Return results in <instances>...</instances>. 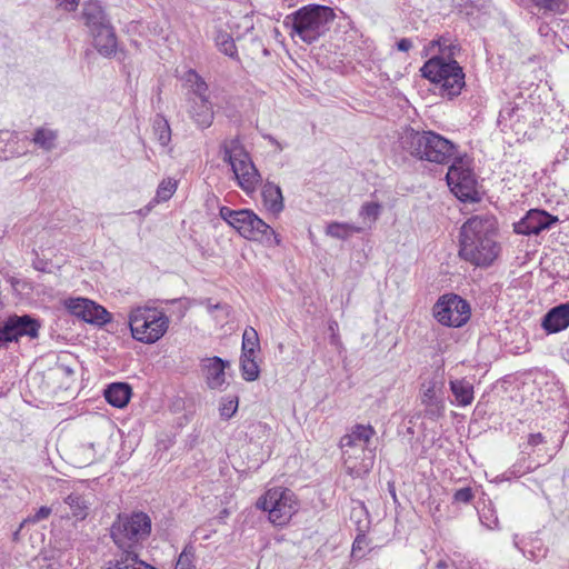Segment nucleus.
<instances>
[{
  "label": "nucleus",
  "mask_w": 569,
  "mask_h": 569,
  "mask_svg": "<svg viewBox=\"0 0 569 569\" xmlns=\"http://www.w3.org/2000/svg\"><path fill=\"white\" fill-rule=\"evenodd\" d=\"M497 239V218L489 212L473 214L460 228L459 257L476 267H489L500 252Z\"/></svg>",
  "instance_id": "f257e3e1"
},
{
  "label": "nucleus",
  "mask_w": 569,
  "mask_h": 569,
  "mask_svg": "<svg viewBox=\"0 0 569 569\" xmlns=\"http://www.w3.org/2000/svg\"><path fill=\"white\" fill-rule=\"evenodd\" d=\"M398 147L405 154L438 164H448L458 158V147L431 130L419 131L407 127L399 133Z\"/></svg>",
  "instance_id": "f03ea898"
},
{
  "label": "nucleus",
  "mask_w": 569,
  "mask_h": 569,
  "mask_svg": "<svg viewBox=\"0 0 569 569\" xmlns=\"http://www.w3.org/2000/svg\"><path fill=\"white\" fill-rule=\"evenodd\" d=\"M336 18L332 8L321 4H308L288 14L283 24L290 29L291 37L311 44L323 37Z\"/></svg>",
  "instance_id": "7ed1b4c3"
},
{
  "label": "nucleus",
  "mask_w": 569,
  "mask_h": 569,
  "mask_svg": "<svg viewBox=\"0 0 569 569\" xmlns=\"http://www.w3.org/2000/svg\"><path fill=\"white\" fill-rule=\"evenodd\" d=\"M421 77L440 86L441 96L450 99L460 94L465 87V72L455 59L432 56L420 69Z\"/></svg>",
  "instance_id": "20e7f679"
},
{
  "label": "nucleus",
  "mask_w": 569,
  "mask_h": 569,
  "mask_svg": "<svg viewBox=\"0 0 569 569\" xmlns=\"http://www.w3.org/2000/svg\"><path fill=\"white\" fill-rule=\"evenodd\" d=\"M223 161L231 166L238 186L251 194L261 182V174L251 160L249 152L238 137L226 139L221 143Z\"/></svg>",
  "instance_id": "39448f33"
},
{
  "label": "nucleus",
  "mask_w": 569,
  "mask_h": 569,
  "mask_svg": "<svg viewBox=\"0 0 569 569\" xmlns=\"http://www.w3.org/2000/svg\"><path fill=\"white\" fill-rule=\"evenodd\" d=\"M151 518L142 511L119 513L110 528L114 545L121 550H134L151 533Z\"/></svg>",
  "instance_id": "423d86ee"
},
{
  "label": "nucleus",
  "mask_w": 569,
  "mask_h": 569,
  "mask_svg": "<svg viewBox=\"0 0 569 569\" xmlns=\"http://www.w3.org/2000/svg\"><path fill=\"white\" fill-rule=\"evenodd\" d=\"M169 323V317L157 308L137 307L129 315L132 338L147 345L160 340L168 331Z\"/></svg>",
  "instance_id": "0eeeda50"
},
{
  "label": "nucleus",
  "mask_w": 569,
  "mask_h": 569,
  "mask_svg": "<svg viewBox=\"0 0 569 569\" xmlns=\"http://www.w3.org/2000/svg\"><path fill=\"white\" fill-rule=\"evenodd\" d=\"M257 508L267 511L269 520L276 526L286 525L298 509L296 495L288 488L274 487L261 496Z\"/></svg>",
  "instance_id": "6e6552de"
},
{
  "label": "nucleus",
  "mask_w": 569,
  "mask_h": 569,
  "mask_svg": "<svg viewBox=\"0 0 569 569\" xmlns=\"http://www.w3.org/2000/svg\"><path fill=\"white\" fill-rule=\"evenodd\" d=\"M447 183L452 193L461 201H479L477 180L468 163L460 157L455 159L446 176Z\"/></svg>",
  "instance_id": "1a4fd4ad"
},
{
  "label": "nucleus",
  "mask_w": 569,
  "mask_h": 569,
  "mask_svg": "<svg viewBox=\"0 0 569 569\" xmlns=\"http://www.w3.org/2000/svg\"><path fill=\"white\" fill-rule=\"evenodd\" d=\"M232 228L248 240L261 241L268 244L273 243L276 246L281 243L274 230L250 209L238 210Z\"/></svg>",
  "instance_id": "9d476101"
},
{
  "label": "nucleus",
  "mask_w": 569,
  "mask_h": 569,
  "mask_svg": "<svg viewBox=\"0 0 569 569\" xmlns=\"http://www.w3.org/2000/svg\"><path fill=\"white\" fill-rule=\"evenodd\" d=\"M471 316L469 303L460 296L443 295L433 306V317L447 327L459 328L468 322Z\"/></svg>",
  "instance_id": "9b49d317"
},
{
  "label": "nucleus",
  "mask_w": 569,
  "mask_h": 569,
  "mask_svg": "<svg viewBox=\"0 0 569 569\" xmlns=\"http://www.w3.org/2000/svg\"><path fill=\"white\" fill-rule=\"evenodd\" d=\"M40 322L30 315H12L0 321V349L10 342H18L22 337L36 339L39 336Z\"/></svg>",
  "instance_id": "f8f14e48"
},
{
  "label": "nucleus",
  "mask_w": 569,
  "mask_h": 569,
  "mask_svg": "<svg viewBox=\"0 0 569 569\" xmlns=\"http://www.w3.org/2000/svg\"><path fill=\"white\" fill-rule=\"evenodd\" d=\"M445 379L435 373L421 385V403L425 407V417L437 421L445 415L443 399Z\"/></svg>",
  "instance_id": "ddd939ff"
},
{
  "label": "nucleus",
  "mask_w": 569,
  "mask_h": 569,
  "mask_svg": "<svg viewBox=\"0 0 569 569\" xmlns=\"http://www.w3.org/2000/svg\"><path fill=\"white\" fill-rule=\"evenodd\" d=\"M66 307L73 316L91 325L101 327L111 321L106 308L87 298H70Z\"/></svg>",
  "instance_id": "4468645a"
},
{
  "label": "nucleus",
  "mask_w": 569,
  "mask_h": 569,
  "mask_svg": "<svg viewBox=\"0 0 569 569\" xmlns=\"http://www.w3.org/2000/svg\"><path fill=\"white\" fill-rule=\"evenodd\" d=\"M557 222L558 217L545 210L531 209L519 222L515 223V232L525 236L539 234Z\"/></svg>",
  "instance_id": "2eb2a0df"
},
{
  "label": "nucleus",
  "mask_w": 569,
  "mask_h": 569,
  "mask_svg": "<svg viewBox=\"0 0 569 569\" xmlns=\"http://www.w3.org/2000/svg\"><path fill=\"white\" fill-rule=\"evenodd\" d=\"M230 367L228 360L220 357H207L201 359L200 369L207 386L213 390H222L226 383V369Z\"/></svg>",
  "instance_id": "dca6fc26"
},
{
  "label": "nucleus",
  "mask_w": 569,
  "mask_h": 569,
  "mask_svg": "<svg viewBox=\"0 0 569 569\" xmlns=\"http://www.w3.org/2000/svg\"><path fill=\"white\" fill-rule=\"evenodd\" d=\"M569 327V302L551 308L542 319V328L548 333L560 332Z\"/></svg>",
  "instance_id": "f3484780"
},
{
  "label": "nucleus",
  "mask_w": 569,
  "mask_h": 569,
  "mask_svg": "<svg viewBox=\"0 0 569 569\" xmlns=\"http://www.w3.org/2000/svg\"><path fill=\"white\" fill-rule=\"evenodd\" d=\"M91 33L97 51L106 58H111L117 51V36L113 27L109 24L93 30Z\"/></svg>",
  "instance_id": "a211bd4d"
},
{
  "label": "nucleus",
  "mask_w": 569,
  "mask_h": 569,
  "mask_svg": "<svg viewBox=\"0 0 569 569\" xmlns=\"http://www.w3.org/2000/svg\"><path fill=\"white\" fill-rule=\"evenodd\" d=\"M190 109L189 114L196 124L201 129L209 128L214 118V112L209 98L203 99H189Z\"/></svg>",
  "instance_id": "6ab92c4d"
},
{
  "label": "nucleus",
  "mask_w": 569,
  "mask_h": 569,
  "mask_svg": "<svg viewBox=\"0 0 569 569\" xmlns=\"http://www.w3.org/2000/svg\"><path fill=\"white\" fill-rule=\"evenodd\" d=\"M262 203L266 210L273 216H278L284 208L281 188L271 182L266 181L261 189Z\"/></svg>",
  "instance_id": "aec40b11"
},
{
  "label": "nucleus",
  "mask_w": 569,
  "mask_h": 569,
  "mask_svg": "<svg viewBox=\"0 0 569 569\" xmlns=\"http://www.w3.org/2000/svg\"><path fill=\"white\" fill-rule=\"evenodd\" d=\"M106 401L116 408H123L130 401L132 389L127 382H113L103 392Z\"/></svg>",
  "instance_id": "412c9836"
},
{
  "label": "nucleus",
  "mask_w": 569,
  "mask_h": 569,
  "mask_svg": "<svg viewBox=\"0 0 569 569\" xmlns=\"http://www.w3.org/2000/svg\"><path fill=\"white\" fill-rule=\"evenodd\" d=\"M82 17L90 31L111 24L98 0H90L84 4Z\"/></svg>",
  "instance_id": "4be33fe9"
},
{
  "label": "nucleus",
  "mask_w": 569,
  "mask_h": 569,
  "mask_svg": "<svg viewBox=\"0 0 569 569\" xmlns=\"http://www.w3.org/2000/svg\"><path fill=\"white\" fill-rule=\"evenodd\" d=\"M104 569H157L138 559L134 550H122L119 557L106 563Z\"/></svg>",
  "instance_id": "5701e85b"
},
{
  "label": "nucleus",
  "mask_w": 569,
  "mask_h": 569,
  "mask_svg": "<svg viewBox=\"0 0 569 569\" xmlns=\"http://www.w3.org/2000/svg\"><path fill=\"white\" fill-rule=\"evenodd\" d=\"M375 435L376 431L372 426L356 425L350 433L341 438V447H353L358 445L365 447Z\"/></svg>",
  "instance_id": "b1692460"
},
{
  "label": "nucleus",
  "mask_w": 569,
  "mask_h": 569,
  "mask_svg": "<svg viewBox=\"0 0 569 569\" xmlns=\"http://www.w3.org/2000/svg\"><path fill=\"white\" fill-rule=\"evenodd\" d=\"M64 503L70 508L69 517L76 521H82L88 517L91 503L84 496L72 492L64 498Z\"/></svg>",
  "instance_id": "393cba45"
},
{
  "label": "nucleus",
  "mask_w": 569,
  "mask_h": 569,
  "mask_svg": "<svg viewBox=\"0 0 569 569\" xmlns=\"http://www.w3.org/2000/svg\"><path fill=\"white\" fill-rule=\"evenodd\" d=\"M450 390L455 397L456 403L460 407H467L473 401V386L466 379H456L450 381Z\"/></svg>",
  "instance_id": "a878e982"
},
{
  "label": "nucleus",
  "mask_w": 569,
  "mask_h": 569,
  "mask_svg": "<svg viewBox=\"0 0 569 569\" xmlns=\"http://www.w3.org/2000/svg\"><path fill=\"white\" fill-rule=\"evenodd\" d=\"M214 43L218 50L231 59H239L238 49L230 33L224 30H217Z\"/></svg>",
  "instance_id": "bb28decb"
},
{
  "label": "nucleus",
  "mask_w": 569,
  "mask_h": 569,
  "mask_svg": "<svg viewBox=\"0 0 569 569\" xmlns=\"http://www.w3.org/2000/svg\"><path fill=\"white\" fill-rule=\"evenodd\" d=\"M183 80L191 88L193 99H203L208 98V84L204 79L193 69H189L184 76Z\"/></svg>",
  "instance_id": "cd10ccee"
},
{
  "label": "nucleus",
  "mask_w": 569,
  "mask_h": 569,
  "mask_svg": "<svg viewBox=\"0 0 569 569\" xmlns=\"http://www.w3.org/2000/svg\"><path fill=\"white\" fill-rule=\"evenodd\" d=\"M362 228L347 222H331L327 226L326 233L332 238L346 240L352 233H360Z\"/></svg>",
  "instance_id": "c85d7f7f"
},
{
  "label": "nucleus",
  "mask_w": 569,
  "mask_h": 569,
  "mask_svg": "<svg viewBox=\"0 0 569 569\" xmlns=\"http://www.w3.org/2000/svg\"><path fill=\"white\" fill-rule=\"evenodd\" d=\"M260 349L259 336L254 328L247 327L242 335L241 355L256 356Z\"/></svg>",
  "instance_id": "c756f323"
},
{
  "label": "nucleus",
  "mask_w": 569,
  "mask_h": 569,
  "mask_svg": "<svg viewBox=\"0 0 569 569\" xmlns=\"http://www.w3.org/2000/svg\"><path fill=\"white\" fill-rule=\"evenodd\" d=\"M240 369L242 378L246 381H254L259 378V366L256 361V356L241 355Z\"/></svg>",
  "instance_id": "7c9ffc66"
},
{
  "label": "nucleus",
  "mask_w": 569,
  "mask_h": 569,
  "mask_svg": "<svg viewBox=\"0 0 569 569\" xmlns=\"http://www.w3.org/2000/svg\"><path fill=\"white\" fill-rule=\"evenodd\" d=\"M435 48H438L439 53H441L440 57L447 56L449 59H453L452 57L455 56L457 46L450 43L449 39H447L445 36H441L438 39L430 41L428 47L425 49V56H429L431 52H433Z\"/></svg>",
  "instance_id": "2f4dec72"
},
{
  "label": "nucleus",
  "mask_w": 569,
  "mask_h": 569,
  "mask_svg": "<svg viewBox=\"0 0 569 569\" xmlns=\"http://www.w3.org/2000/svg\"><path fill=\"white\" fill-rule=\"evenodd\" d=\"M153 132L157 137V140L162 147L169 144L171 140V129L168 121L163 116L157 114L153 119Z\"/></svg>",
  "instance_id": "473e14b6"
},
{
  "label": "nucleus",
  "mask_w": 569,
  "mask_h": 569,
  "mask_svg": "<svg viewBox=\"0 0 569 569\" xmlns=\"http://www.w3.org/2000/svg\"><path fill=\"white\" fill-rule=\"evenodd\" d=\"M57 134L54 131L40 128L37 129L33 137V142L38 144L40 148L49 151L56 146Z\"/></svg>",
  "instance_id": "72a5a7b5"
},
{
  "label": "nucleus",
  "mask_w": 569,
  "mask_h": 569,
  "mask_svg": "<svg viewBox=\"0 0 569 569\" xmlns=\"http://www.w3.org/2000/svg\"><path fill=\"white\" fill-rule=\"evenodd\" d=\"M177 190V181L173 179H164L160 182L157 189L156 201L169 200Z\"/></svg>",
  "instance_id": "f704fd0d"
},
{
  "label": "nucleus",
  "mask_w": 569,
  "mask_h": 569,
  "mask_svg": "<svg viewBox=\"0 0 569 569\" xmlns=\"http://www.w3.org/2000/svg\"><path fill=\"white\" fill-rule=\"evenodd\" d=\"M519 108L516 106L508 104L505 108H502L499 112L498 117V123L502 126L503 128L512 127L513 126V119L517 118V121L519 120L518 114Z\"/></svg>",
  "instance_id": "c9c22d12"
},
{
  "label": "nucleus",
  "mask_w": 569,
  "mask_h": 569,
  "mask_svg": "<svg viewBox=\"0 0 569 569\" xmlns=\"http://www.w3.org/2000/svg\"><path fill=\"white\" fill-rule=\"evenodd\" d=\"M535 7L543 12L560 13L566 7V0H531Z\"/></svg>",
  "instance_id": "e433bc0d"
},
{
  "label": "nucleus",
  "mask_w": 569,
  "mask_h": 569,
  "mask_svg": "<svg viewBox=\"0 0 569 569\" xmlns=\"http://www.w3.org/2000/svg\"><path fill=\"white\" fill-rule=\"evenodd\" d=\"M380 209L381 207L377 202H366L362 204L359 214L363 220L375 222L380 214Z\"/></svg>",
  "instance_id": "4c0bfd02"
},
{
  "label": "nucleus",
  "mask_w": 569,
  "mask_h": 569,
  "mask_svg": "<svg viewBox=\"0 0 569 569\" xmlns=\"http://www.w3.org/2000/svg\"><path fill=\"white\" fill-rule=\"evenodd\" d=\"M174 569H196V566L193 563V553L184 549L180 553Z\"/></svg>",
  "instance_id": "58836bf2"
},
{
  "label": "nucleus",
  "mask_w": 569,
  "mask_h": 569,
  "mask_svg": "<svg viewBox=\"0 0 569 569\" xmlns=\"http://www.w3.org/2000/svg\"><path fill=\"white\" fill-rule=\"evenodd\" d=\"M237 409H238V398L228 399L219 408L220 416L224 419H230L236 413Z\"/></svg>",
  "instance_id": "ea45409f"
},
{
  "label": "nucleus",
  "mask_w": 569,
  "mask_h": 569,
  "mask_svg": "<svg viewBox=\"0 0 569 569\" xmlns=\"http://www.w3.org/2000/svg\"><path fill=\"white\" fill-rule=\"evenodd\" d=\"M473 499V492L470 487L458 489L453 495L455 502L469 503Z\"/></svg>",
  "instance_id": "a19ab883"
},
{
  "label": "nucleus",
  "mask_w": 569,
  "mask_h": 569,
  "mask_svg": "<svg viewBox=\"0 0 569 569\" xmlns=\"http://www.w3.org/2000/svg\"><path fill=\"white\" fill-rule=\"evenodd\" d=\"M219 216L223 219L229 226H233V222L238 216V210H233L229 207H221L219 210Z\"/></svg>",
  "instance_id": "79ce46f5"
},
{
  "label": "nucleus",
  "mask_w": 569,
  "mask_h": 569,
  "mask_svg": "<svg viewBox=\"0 0 569 569\" xmlns=\"http://www.w3.org/2000/svg\"><path fill=\"white\" fill-rule=\"evenodd\" d=\"M51 508L42 506L38 509V511L34 515L28 517L26 521L37 523L41 520L47 519L51 515Z\"/></svg>",
  "instance_id": "37998d69"
},
{
  "label": "nucleus",
  "mask_w": 569,
  "mask_h": 569,
  "mask_svg": "<svg viewBox=\"0 0 569 569\" xmlns=\"http://www.w3.org/2000/svg\"><path fill=\"white\" fill-rule=\"evenodd\" d=\"M338 329H339V327H338V322L336 320H330L328 322V330L330 332L329 340H330V343L333 346H339L341 343L339 333H338Z\"/></svg>",
  "instance_id": "c03bdc74"
},
{
  "label": "nucleus",
  "mask_w": 569,
  "mask_h": 569,
  "mask_svg": "<svg viewBox=\"0 0 569 569\" xmlns=\"http://www.w3.org/2000/svg\"><path fill=\"white\" fill-rule=\"evenodd\" d=\"M543 442H545V437L540 432L530 433L528 437V446L536 447Z\"/></svg>",
  "instance_id": "a18cd8bd"
},
{
  "label": "nucleus",
  "mask_w": 569,
  "mask_h": 569,
  "mask_svg": "<svg viewBox=\"0 0 569 569\" xmlns=\"http://www.w3.org/2000/svg\"><path fill=\"white\" fill-rule=\"evenodd\" d=\"M412 48V41L408 38H402L397 42V49L399 51L407 52Z\"/></svg>",
  "instance_id": "49530a36"
},
{
  "label": "nucleus",
  "mask_w": 569,
  "mask_h": 569,
  "mask_svg": "<svg viewBox=\"0 0 569 569\" xmlns=\"http://www.w3.org/2000/svg\"><path fill=\"white\" fill-rule=\"evenodd\" d=\"M58 370L66 377H70L74 373V370L70 366L63 363L58 365Z\"/></svg>",
  "instance_id": "de8ad7c7"
},
{
  "label": "nucleus",
  "mask_w": 569,
  "mask_h": 569,
  "mask_svg": "<svg viewBox=\"0 0 569 569\" xmlns=\"http://www.w3.org/2000/svg\"><path fill=\"white\" fill-rule=\"evenodd\" d=\"M62 1L66 3V8L71 11L77 8L80 0H62Z\"/></svg>",
  "instance_id": "09e8293b"
},
{
  "label": "nucleus",
  "mask_w": 569,
  "mask_h": 569,
  "mask_svg": "<svg viewBox=\"0 0 569 569\" xmlns=\"http://www.w3.org/2000/svg\"><path fill=\"white\" fill-rule=\"evenodd\" d=\"M360 547H361L360 540L356 539L353 545H352V553L356 555L357 550L360 549Z\"/></svg>",
  "instance_id": "8fccbe9b"
},
{
  "label": "nucleus",
  "mask_w": 569,
  "mask_h": 569,
  "mask_svg": "<svg viewBox=\"0 0 569 569\" xmlns=\"http://www.w3.org/2000/svg\"><path fill=\"white\" fill-rule=\"evenodd\" d=\"M269 141L273 144H276L279 149H281L280 143L271 136L268 137Z\"/></svg>",
  "instance_id": "3c124183"
},
{
  "label": "nucleus",
  "mask_w": 569,
  "mask_h": 569,
  "mask_svg": "<svg viewBox=\"0 0 569 569\" xmlns=\"http://www.w3.org/2000/svg\"><path fill=\"white\" fill-rule=\"evenodd\" d=\"M486 3H489V0H483V3H482V6H481L483 9H485V8H487V4H486Z\"/></svg>",
  "instance_id": "603ef678"
}]
</instances>
